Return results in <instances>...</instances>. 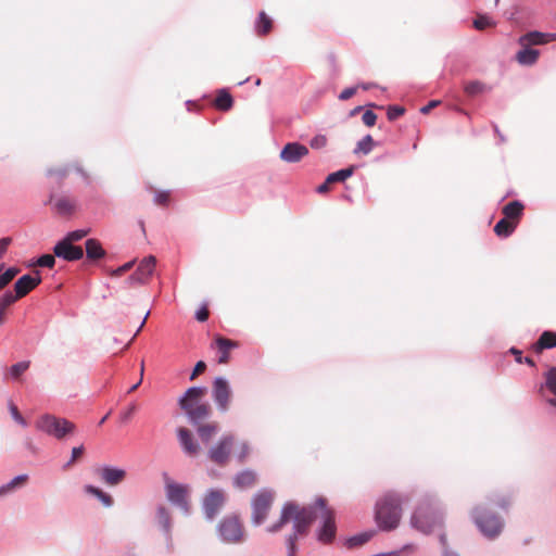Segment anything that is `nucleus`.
<instances>
[{"instance_id": "55", "label": "nucleus", "mask_w": 556, "mask_h": 556, "mask_svg": "<svg viewBox=\"0 0 556 556\" xmlns=\"http://www.w3.org/2000/svg\"><path fill=\"white\" fill-rule=\"evenodd\" d=\"M136 410H137V405L136 404L129 405L127 407V409L122 414V420L126 422L129 419H131V417L136 413Z\"/></svg>"}, {"instance_id": "18", "label": "nucleus", "mask_w": 556, "mask_h": 556, "mask_svg": "<svg viewBox=\"0 0 556 556\" xmlns=\"http://www.w3.org/2000/svg\"><path fill=\"white\" fill-rule=\"evenodd\" d=\"M308 154V149L298 142L287 143L280 151V159L287 163H296Z\"/></svg>"}, {"instance_id": "61", "label": "nucleus", "mask_w": 556, "mask_h": 556, "mask_svg": "<svg viewBox=\"0 0 556 556\" xmlns=\"http://www.w3.org/2000/svg\"><path fill=\"white\" fill-rule=\"evenodd\" d=\"M438 101H431L430 103H428L427 105H425L424 108H421L420 112L424 113V114H427L429 113L433 108H435L438 105Z\"/></svg>"}, {"instance_id": "38", "label": "nucleus", "mask_w": 556, "mask_h": 556, "mask_svg": "<svg viewBox=\"0 0 556 556\" xmlns=\"http://www.w3.org/2000/svg\"><path fill=\"white\" fill-rule=\"evenodd\" d=\"M16 301V296H13L11 292H7L0 299V326L5 321V312Z\"/></svg>"}, {"instance_id": "53", "label": "nucleus", "mask_w": 556, "mask_h": 556, "mask_svg": "<svg viewBox=\"0 0 556 556\" xmlns=\"http://www.w3.org/2000/svg\"><path fill=\"white\" fill-rule=\"evenodd\" d=\"M205 368H206V364L203 361L198 362L193 368L191 376H190V380H194L199 375L204 372Z\"/></svg>"}, {"instance_id": "54", "label": "nucleus", "mask_w": 556, "mask_h": 556, "mask_svg": "<svg viewBox=\"0 0 556 556\" xmlns=\"http://www.w3.org/2000/svg\"><path fill=\"white\" fill-rule=\"evenodd\" d=\"M84 454V446H76L72 450V457L66 466L73 465Z\"/></svg>"}, {"instance_id": "63", "label": "nucleus", "mask_w": 556, "mask_h": 556, "mask_svg": "<svg viewBox=\"0 0 556 556\" xmlns=\"http://www.w3.org/2000/svg\"><path fill=\"white\" fill-rule=\"evenodd\" d=\"M49 175H58L59 177L63 178L66 176V172L63 169H51L49 170Z\"/></svg>"}, {"instance_id": "27", "label": "nucleus", "mask_w": 556, "mask_h": 556, "mask_svg": "<svg viewBox=\"0 0 556 556\" xmlns=\"http://www.w3.org/2000/svg\"><path fill=\"white\" fill-rule=\"evenodd\" d=\"M273 29V20L264 12L262 11L258 14L256 24H255V30L256 34L261 37L268 35Z\"/></svg>"}, {"instance_id": "17", "label": "nucleus", "mask_w": 556, "mask_h": 556, "mask_svg": "<svg viewBox=\"0 0 556 556\" xmlns=\"http://www.w3.org/2000/svg\"><path fill=\"white\" fill-rule=\"evenodd\" d=\"M96 473L101 481L111 486L119 484L126 478V471L124 469L111 466L97 468Z\"/></svg>"}, {"instance_id": "52", "label": "nucleus", "mask_w": 556, "mask_h": 556, "mask_svg": "<svg viewBox=\"0 0 556 556\" xmlns=\"http://www.w3.org/2000/svg\"><path fill=\"white\" fill-rule=\"evenodd\" d=\"M362 121L367 127H372L377 122V114L370 110L365 111L362 116Z\"/></svg>"}, {"instance_id": "32", "label": "nucleus", "mask_w": 556, "mask_h": 556, "mask_svg": "<svg viewBox=\"0 0 556 556\" xmlns=\"http://www.w3.org/2000/svg\"><path fill=\"white\" fill-rule=\"evenodd\" d=\"M29 366H30L29 361H23V362L12 365L8 369V372L4 375V379L5 380H8V379L18 380L22 377V375L29 368Z\"/></svg>"}, {"instance_id": "50", "label": "nucleus", "mask_w": 556, "mask_h": 556, "mask_svg": "<svg viewBox=\"0 0 556 556\" xmlns=\"http://www.w3.org/2000/svg\"><path fill=\"white\" fill-rule=\"evenodd\" d=\"M404 113H405L404 108L397 106V105H391V106H389L387 114H388V118L390 121H394V119L399 118L400 116H402Z\"/></svg>"}, {"instance_id": "28", "label": "nucleus", "mask_w": 556, "mask_h": 556, "mask_svg": "<svg viewBox=\"0 0 556 556\" xmlns=\"http://www.w3.org/2000/svg\"><path fill=\"white\" fill-rule=\"evenodd\" d=\"M214 105L216 109H218L220 111H228L233 105V99L227 90L222 89L217 92V96L214 101Z\"/></svg>"}, {"instance_id": "47", "label": "nucleus", "mask_w": 556, "mask_h": 556, "mask_svg": "<svg viewBox=\"0 0 556 556\" xmlns=\"http://www.w3.org/2000/svg\"><path fill=\"white\" fill-rule=\"evenodd\" d=\"M250 452H251V448H250L249 444L245 442H241L238 447L237 454H236L238 462L241 464L244 463L245 459L249 457Z\"/></svg>"}, {"instance_id": "5", "label": "nucleus", "mask_w": 556, "mask_h": 556, "mask_svg": "<svg viewBox=\"0 0 556 556\" xmlns=\"http://www.w3.org/2000/svg\"><path fill=\"white\" fill-rule=\"evenodd\" d=\"M275 493L271 490H261L252 498V522L255 526L263 523L273 506Z\"/></svg>"}, {"instance_id": "59", "label": "nucleus", "mask_w": 556, "mask_h": 556, "mask_svg": "<svg viewBox=\"0 0 556 556\" xmlns=\"http://www.w3.org/2000/svg\"><path fill=\"white\" fill-rule=\"evenodd\" d=\"M195 317L201 323L206 321L207 318H208V309L205 306H203L202 308H200L197 312V316Z\"/></svg>"}, {"instance_id": "43", "label": "nucleus", "mask_w": 556, "mask_h": 556, "mask_svg": "<svg viewBox=\"0 0 556 556\" xmlns=\"http://www.w3.org/2000/svg\"><path fill=\"white\" fill-rule=\"evenodd\" d=\"M8 407H9V410L11 413V416L12 418L18 424L21 425L22 427H27L28 424L26 421V419L22 416V414L20 413L17 406L15 405V403L10 400L8 402Z\"/></svg>"}, {"instance_id": "11", "label": "nucleus", "mask_w": 556, "mask_h": 556, "mask_svg": "<svg viewBox=\"0 0 556 556\" xmlns=\"http://www.w3.org/2000/svg\"><path fill=\"white\" fill-rule=\"evenodd\" d=\"M226 502V495L222 490H210L203 498V510L208 519H213Z\"/></svg>"}, {"instance_id": "35", "label": "nucleus", "mask_w": 556, "mask_h": 556, "mask_svg": "<svg viewBox=\"0 0 556 556\" xmlns=\"http://www.w3.org/2000/svg\"><path fill=\"white\" fill-rule=\"evenodd\" d=\"M85 492L90 494V495H93V496L98 497L102 502V504L104 506H106V507H110L113 504L112 496L110 494L103 492L99 488H96L93 485H86L85 486Z\"/></svg>"}, {"instance_id": "64", "label": "nucleus", "mask_w": 556, "mask_h": 556, "mask_svg": "<svg viewBox=\"0 0 556 556\" xmlns=\"http://www.w3.org/2000/svg\"><path fill=\"white\" fill-rule=\"evenodd\" d=\"M510 352L516 356V361H517L518 363H522V362H523L522 356H521V351H519V350H517V349L513 348V349L510 350Z\"/></svg>"}, {"instance_id": "26", "label": "nucleus", "mask_w": 556, "mask_h": 556, "mask_svg": "<svg viewBox=\"0 0 556 556\" xmlns=\"http://www.w3.org/2000/svg\"><path fill=\"white\" fill-rule=\"evenodd\" d=\"M87 258L96 261L105 256V251L97 239H88L85 243Z\"/></svg>"}, {"instance_id": "39", "label": "nucleus", "mask_w": 556, "mask_h": 556, "mask_svg": "<svg viewBox=\"0 0 556 556\" xmlns=\"http://www.w3.org/2000/svg\"><path fill=\"white\" fill-rule=\"evenodd\" d=\"M371 538V533L364 532L356 534L354 536H351L346 540L345 545L349 548H354L364 545L367 543Z\"/></svg>"}, {"instance_id": "44", "label": "nucleus", "mask_w": 556, "mask_h": 556, "mask_svg": "<svg viewBox=\"0 0 556 556\" xmlns=\"http://www.w3.org/2000/svg\"><path fill=\"white\" fill-rule=\"evenodd\" d=\"M157 519L160 525L164 528L166 532H169L170 529V514L165 507H160L157 509Z\"/></svg>"}, {"instance_id": "49", "label": "nucleus", "mask_w": 556, "mask_h": 556, "mask_svg": "<svg viewBox=\"0 0 556 556\" xmlns=\"http://www.w3.org/2000/svg\"><path fill=\"white\" fill-rule=\"evenodd\" d=\"M55 264L54 255L51 254H45L40 256L37 261V265L41 267H49L52 268Z\"/></svg>"}, {"instance_id": "57", "label": "nucleus", "mask_w": 556, "mask_h": 556, "mask_svg": "<svg viewBox=\"0 0 556 556\" xmlns=\"http://www.w3.org/2000/svg\"><path fill=\"white\" fill-rule=\"evenodd\" d=\"M132 267V262H128L117 269L113 270L112 276H122Z\"/></svg>"}, {"instance_id": "36", "label": "nucleus", "mask_w": 556, "mask_h": 556, "mask_svg": "<svg viewBox=\"0 0 556 556\" xmlns=\"http://www.w3.org/2000/svg\"><path fill=\"white\" fill-rule=\"evenodd\" d=\"M472 25L477 30H485L495 27L496 22L485 14H477Z\"/></svg>"}, {"instance_id": "40", "label": "nucleus", "mask_w": 556, "mask_h": 556, "mask_svg": "<svg viewBox=\"0 0 556 556\" xmlns=\"http://www.w3.org/2000/svg\"><path fill=\"white\" fill-rule=\"evenodd\" d=\"M27 480H28L27 475H21V476L15 477L8 484L2 485L0 488V495L5 494V493L14 490L17 486L25 484L27 482Z\"/></svg>"}, {"instance_id": "2", "label": "nucleus", "mask_w": 556, "mask_h": 556, "mask_svg": "<svg viewBox=\"0 0 556 556\" xmlns=\"http://www.w3.org/2000/svg\"><path fill=\"white\" fill-rule=\"evenodd\" d=\"M402 498L399 494L389 492L376 503L375 519L379 528L384 531L395 529L402 516Z\"/></svg>"}, {"instance_id": "12", "label": "nucleus", "mask_w": 556, "mask_h": 556, "mask_svg": "<svg viewBox=\"0 0 556 556\" xmlns=\"http://www.w3.org/2000/svg\"><path fill=\"white\" fill-rule=\"evenodd\" d=\"M52 211L59 216H71L77 210V201L70 195L51 194L48 201Z\"/></svg>"}, {"instance_id": "42", "label": "nucleus", "mask_w": 556, "mask_h": 556, "mask_svg": "<svg viewBox=\"0 0 556 556\" xmlns=\"http://www.w3.org/2000/svg\"><path fill=\"white\" fill-rule=\"evenodd\" d=\"M545 386L546 388L556 395V366L551 367L545 374Z\"/></svg>"}, {"instance_id": "46", "label": "nucleus", "mask_w": 556, "mask_h": 556, "mask_svg": "<svg viewBox=\"0 0 556 556\" xmlns=\"http://www.w3.org/2000/svg\"><path fill=\"white\" fill-rule=\"evenodd\" d=\"M20 269L15 267H11L7 269L1 276H0V290L5 288L13 278L18 274Z\"/></svg>"}, {"instance_id": "45", "label": "nucleus", "mask_w": 556, "mask_h": 556, "mask_svg": "<svg viewBox=\"0 0 556 556\" xmlns=\"http://www.w3.org/2000/svg\"><path fill=\"white\" fill-rule=\"evenodd\" d=\"M89 232H90V229L74 230V231L68 232L63 238V240L73 244L74 242L79 241V240L84 239L85 237H87L89 235Z\"/></svg>"}, {"instance_id": "7", "label": "nucleus", "mask_w": 556, "mask_h": 556, "mask_svg": "<svg viewBox=\"0 0 556 556\" xmlns=\"http://www.w3.org/2000/svg\"><path fill=\"white\" fill-rule=\"evenodd\" d=\"M441 517L430 507H419L412 517V525L424 533L432 531L435 525L440 523Z\"/></svg>"}, {"instance_id": "14", "label": "nucleus", "mask_w": 556, "mask_h": 556, "mask_svg": "<svg viewBox=\"0 0 556 556\" xmlns=\"http://www.w3.org/2000/svg\"><path fill=\"white\" fill-rule=\"evenodd\" d=\"M213 397L222 410H227L230 403L231 390L228 382L218 377L213 383Z\"/></svg>"}, {"instance_id": "30", "label": "nucleus", "mask_w": 556, "mask_h": 556, "mask_svg": "<svg viewBox=\"0 0 556 556\" xmlns=\"http://www.w3.org/2000/svg\"><path fill=\"white\" fill-rule=\"evenodd\" d=\"M201 441L207 444L218 431V425L216 422L200 425L197 429Z\"/></svg>"}, {"instance_id": "13", "label": "nucleus", "mask_w": 556, "mask_h": 556, "mask_svg": "<svg viewBox=\"0 0 556 556\" xmlns=\"http://www.w3.org/2000/svg\"><path fill=\"white\" fill-rule=\"evenodd\" d=\"M156 265V258L153 255L144 257L136 271L129 277L131 283H146L152 276Z\"/></svg>"}, {"instance_id": "41", "label": "nucleus", "mask_w": 556, "mask_h": 556, "mask_svg": "<svg viewBox=\"0 0 556 556\" xmlns=\"http://www.w3.org/2000/svg\"><path fill=\"white\" fill-rule=\"evenodd\" d=\"M353 174V167L340 169L338 172H334L330 175H328V182H342L349 177H351Z\"/></svg>"}, {"instance_id": "20", "label": "nucleus", "mask_w": 556, "mask_h": 556, "mask_svg": "<svg viewBox=\"0 0 556 556\" xmlns=\"http://www.w3.org/2000/svg\"><path fill=\"white\" fill-rule=\"evenodd\" d=\"M41 282V278L37 275L33 277L30 275L22 276L14 285L16 301L27 295L33 289H35Z\"/></svg>"}, {"instance_id": "10", "label": "nucleus", "mask_w": 556, "mask_h": 556, "mask_svg": "<svg viewBox=\"0 0 556 556\" xmlns=\"http://www.w3.org/2000/svg\"><path fill=\"white\" fill-rule=\"evenodd\" d=\"M316 505L324 510V525L318 533V539L324 543H329L334 539L336 535V523L333 513L326 507V501L324 498H319L316 502Z\"/></svg>"}, {"instance_id": "29", "label": "nucleus", "mask_w": 556, "mask_h": 556, "mask_svg": "<svg viewBox=\"0 0 556 556\" xmlns=\"http://www.w3.org/2000/svg\"><path fill=\"white\" fill-rule=\"evenodd\" d=\"M516 228H517V225L515 224V222L508 220L503 217L494 226V232L498 237L506 238V237L510 236L515 231Z\"/></svg>"}, {"instance_id": "3", "label": "nucleus", "mask_w": 556, "mask_h": 556, "mask_svg": "<svg viewBox=\"0 0 556 556\" xmlns=\"http://www.w3.org/2000/svg\"><path fill=\"white\" fill-rule=\"evenodd\" d=\"M35 427L37 430L58 440H63L66 435L73 434L76 429L72 421L51 414H43L38 417Z\"/></svg>"}, {"instance_id": "19", "label": "nucleus", "mask_w": 556, "mask_h": 556, "mask_svg": "<svg viewBox=\"0 0 556 556\" xmlns=\"http://www.w3.org/2000/svg\"><path fill=\"white\" fill-rule=\"evenodd\" d=\"M206 394V389L201 387L189 388L185 395L180 399L179 405L186 413L199 405L200 401Z\"/></svg>"}, {"instance_id": "4", "label": "nucleus", "mask_w": 556, "mask_h": 556, "mask_svg": "<svg viewBox=\"0 0 556 556\" xmlns=\"http://www.w3.org/2000/svg\"><path fill=\"white\" fill-rule=\"evenodd\" d=\"M219 539L227 544H239L245 540L243 522L237 515L225 516L217 525Z\"/></svg>"}, {"instance_id": "15", "label": "nucleus", "mask_w": 556, "mask_h": 556, "mask_svg": "<svg viewBox=\"0 0 556 556\" xmlns=\"http://www.w3.org/2000/svg\"><path fill=\"white\" fill-rule=\"evenodd\" d=\"M177 435L185 454L190 457H197L200 454L201 447L189 429L185 427L178 428Z\"/></svg>"}, {"instance_id": "58", "label": "nucleus", "mask_w": 556, "mask_h": 556, "mask_svg": "<svg viewBox=\"0 0 556 556\" xmlns=\"http://www.w3.org/2000/svg\"><path fill=\"white\" fill-rule=\"evenodd\" d=\"M12 239L10 237H4L0 239V257L4 255L8 250V247L11 244Z\"/></svg>"}, {"instance_id": "56", "label": "nucleus", "mask_w": 556, "mask_h": 556, "mask_svg": "<svg viewBox=\"0 0 556 556\" xmlns=\"http://www.w3.org/2000/svg\"><path fill=\"white\" fill-rule=\"evenodd\" d=\"M355 93H356L355 87L346 88L341 91V93L339 94V99L342 101H345V100H349L350 98H352Z\"/></svg>"}, {"instance_id": "25", "label": "nucleus", "mask_w": 556, "mask_h": 556, "mask_svg": "<svg viewBox=\"0 0 556 556\" xmlns=\"http://www.w3.org/2000/svg\"><path fill=\"white\" fill-rule=\"evenodd\" d=\"M256 481V472L250 469L243 470L235 477V485L239 489L252 488Z\"/></svg>"}, {"instance_id": "22", "label": "nucleus", "mask_w": 556, "mask_h": 556, "mask_svg": "<svg viewBox=\"0 0 556 556\" xmlns=\"http://www.w3.org/2000/svg\"><path fill=\"white\" fill-rule=\"evenodd\" d=\"M525 205L520 201H511L507 203L503 208L502 213L504 218L515 222L518 226L522 215H523Z\"/></svg>"}, {"instance_id": "33", "label": "nucleus", "mask_w": 556, "mask_h": 556, "mask_svg": "<svg viewBox=\"0 0 556 556\" xmlns=\"http://www.w3.org/2000/svg\"><path fill=\"white\" fill-rule=\"evenodd\" d=\"M211 413V407L208 404H199L193 407L191 410H188L186 414L190 417L193 422H197L201 419L206 418Z\"/></svg>"}, {"instance_id": "23", "label": "nucleus", "mask_w": 556, "mask_h": 556, "mask_svg": "<svg viewBox=\"0 0 556 556\" xmlns=\"http://www.w3.org/2000/svg\"><path fill=\"white\" fill-rule=\"evenodd\" d=\"M216 348L219 352L218 363L219 364H227L229 362V354L230 351L238 346V343L236 341H232L230 339H226L223 337H217L215 339Z\"/></svg>"}, {"instance_id": "24", "label": "nucleus", "mask_w": 556, "mask_h": 556, "mask_svg": "<svg viewBox=\"0 0 556 556\" xmlns=\"http://www.w3.org/2000/svg\"><path fill=\"white\" fill-rule=\"evenodd\" d=\"M556 348V332L544 331L539 340L533 344L532 349L535 353H541L545 349Z\"/></svg>"}, {"instance_id": "1", "label": "nucleus", "mask_w": 556, "mask_h": 556, "mask_svg": "<svg viewBox=\"0 0 556 556\" xmlns=\"http://www.w3.org/2000/svg\"><path fill=\"white\" fill-rule=\"evenodd\" d=\"M315 519V514L309 507H300L294 503H287L282 510L279 520L268 528L269 532H278L283 526L292 521L294 532L288 538L290 553L295 551V541L299 535L307 533L309 526Z\"/></svg>"}, {"instance_id": "8", "label": "nucleus", "mask_w": 556, "mask_h": 556, "mask_svg": "<svg viewBox=\"0 0 556 556\" xmlns=\"http://www.w3.org/2000/svg\"><path fill=\"white\" fill-rule=\"evenodd\" d=\"M235 444L232 434L223 435L218 442L208 450V458L218 466H225Z\"/></svg>"}, {"instance_id": "62", "label": "nucleus", "mask_w": 556, "mask_h": 556, "mask_svg": "<svg viewBox=\"0 0 556 556\" xmlns=\"http://www.w3.org/2000/svg\"><path fill=\"white\" fill-rule=\"evenodd\" d=\"M332 182H328V177L326 178L325 182H323L320 186H318L317 188V191L319 193H325L329 190V186L331 185Z\"/></svg>"}, {"instance_id": "21", "label": "nucleus", "mask_w": 556, "mask_h": 556, "mask_svg": "<svg viewBox=\"0 0 556 556\" xmlns=\"http://www.w3.org/2000/svg\"><path fill=\"white\" fill-rule=\"evenodd\" d=\"M552 40H556V34L530 31L520 37L519 43L523 47H528L533 45H544Z\"/></svg>"}, {"instance_id": "60", "label": "nucleus", "mask_w": 556, "mask_h": 556, "mask_svg": "<svg viewBox=\"0 0 556 556\" xmlns=\"http://www.w3.org/2000/svg\"><path fill=\"white\" fill-rule=\"evenodd\" d=\"M24 444H25V447L31 453V454H37L38 453V448L37 446L35 445L34 441L31 438H25V441H24Z\"/></svg>"}, {"instance_id": "51", "label": "nucleus", "mask_w": 556, "mask_h": 556, "mask_svg": "<svg viewBox=\"0 0 556 556\" xmlns=\"http://www.w3.org/2000/svg\"><path fill=\"white\" fill-rule=\"evenodd\" d=\"M169 202V192L155 191L154 203L156 205H167Z\"/></svg>"}, {"instance_id": "9", "label": "nucleus", "mask_w": 556, "mask_h": 556, "mask_svg": "<svg viewBox=\"0 0 556 556\" xmlns=\"http://www.w3.org/2000/svg\"><path fill=\"white\" fill-rule=\"evenodd\" d=\"M165 491L167 500L174 505L178 506L185 511L189 509V488L184 484L176 483L173 480L167 479L165 483Z\"/></svg>"}, {"instance_id": "16", "label": "nucleus", "mask_w": 556, "mask_h": 556, "mask_svg": "<svg viewBox=\"0 0 556 556\" xmlns=\"http://www.w3.org/2000/svg\"><path fill=\"white\" fill-rule=\"evenodd\" d=\"M53 253L55 256L62 257L68 262L78 261L84 256L81 247L68 243L63 239L55 244Z\"/></svg>"}, {"instance_id": "34", "label": "nucleus", "mask_w": 556, "mask_h": 556, "mask_svg": "<svg viewBox=\"0 0 556 556\" xmlns=\"http://www.w3.org/2000/svg\"><path fill=\"white\" fill-rule=\"evenodd\" d=\"M375 146H376V142L374 141L372 137L370 135H367L362 140H359L357 142V144L354 149V153L367 155L372 151Z\"/></svg>"}, {"instance_id": "48", "label": "nucleus", "mask_w": 556, "mask_h": 556, "mask_svg": "<svg viewBox=\"0 0 556 556\" xmlns=\"http://www.w3.org/2000/svg\"><path fill=\"white\" fill-rule=\"evenodd\" d=\"M328 139L325 135H317L311 140L309 146L312 149L319 150L325 148Z\"/></svg>"}, {"instance_id": "31", "label": "nucleus", "mask_w": 556, "mask_h": 556, "mask_svg": "<svg viewBox=\"0 0 556 556\" xmlns=\"http://www.w3.org/2000/svg\"><path fill=\"white\" fill-rule=\"evenodd\" d=\"M539 58V51L534 49L525 48L516 54V60L521 65H532Z\"/></svg>"}, {"instance_id": "37", "label": "nucleus", "mask_w": 556, "mask_h": 556, "mask_svg": "<svg viewBox=\"0 0 556 556\" xmlns=\"http://www.w3.org/2000/svg\"><path fill=\"white\" fill-rule=\"evenodd\" d=\"M489 88L485 84L479 80H472L469 83H466L464 86L465 92L470 97H476L478 94H481L485 92Z\"/></svg>"}, {"instance_id": "6", "label": "nucleus", "mask_w": 556, "mask_h": 556, "mask_svg": "<svg viewBox=\"0 0 556 556\" xmlns=\"http://www.w3.org/2000/svg\"><path fill=\"white\" fill-rule=\"evenodd\" d=\"M473 519L475 523L483 533V535L491 540L498 536L504 528V522L502 519L492 513L480 511L479 509H476Z\"/></svg>"}]
</instances>
